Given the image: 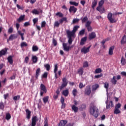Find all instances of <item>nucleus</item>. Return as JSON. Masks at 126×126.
Segmentation results:
<instances>
[{
  "label": "nucleus",
  "instance_id": "obj_28",
  "mask_svg": "<svg viewBox=\"0 0 126 126\" xmlns=\"http://www.w3.org/2000/svg\"><path fill=\"white\" fill-rule=\"evenodd\" d=\"M71 109L75 113H77V112H78V107L75 105H72Z\"/></svg>",
  "mask_w": 126,
  "mask_h": 126
},
{
  "label": "nucleus",
  "instance_id": "obj_26",
  "mask_svg": "<svg viewBox=\"0 0 126 126\" xmlns=\"http://www.w3.org/2000/svg\"><path fill=\"white\" fill-rule=\"evenodd\" d=\"M79 21H80V19L78 18H74L72 22V24H77L79 23Z\"/></svg>",
  "mask_w": 126,
  "mask_h": 126
},
{
  "label": "nucleus",
  "instance_id": "obj_43",
  "mask_svg": "<svg viewBox=\"0 0 126 126\" xmlns=\"http://www.w3.org/2000/svg\"><path fill=\"white\" fill-rule=\"evenodd\" d=\"M5 119L7 120V121H8L11 119V115H10L9 113H6Z\"/></svg>",
  "mask_w": 126,
  "mask_h": 126
},
{
  "label": "nucleus",
  "instance_id": "obj_29",
  "mask_svg": "<svg viewBox=\"0 0 126 126\" xmlns=\"http://www.w3.org/2000/svg\"><path fill=\"white\" fill-rule=\"evenodd\" d=\"M121 43L122 45H124V44H126V35L123 36L121 39Z\"/></svg>",
  "mask_w": 126,
  "mask_h": 126
},
{
  "label": "nucleus",
  "instance_id": "obj_59",
  "mask_svg": "<svg viewBox=\"0 0 126 126\" xmlns=\"http://www.w3.org/2000/svg\"><path fill=\"white\" fill-rule=\"evenodd\" d=\"M84 33H85V29H83L79 32V35H84Z\"/></svg>",
  "mask_w": 126,
  "mask_h": 126
},
{
  "label": "nucleus",
  "instance_id": "obj_54",
  "mask_svg": "<svg viewBox=\"0 0 126 126\" xmlns=\"http://www.w3.org/2000/svg\"><path fill=\"white\" fill-rule=\"evenodd\" d=\"M121 107H122V104L118 103L115 105V108L120 109Z\"/></svg>",
  "mask_w": 126,
  "mask_h": 126
},
{
  "label": "nucleus",
  "instance_id": "obj_47",
  "mask_svg": "<svg viewBox=\"0 0 126 126\" xmlns=\"http://www.w3.org/2000/svg\"><path fill=\"white\" fill-rule=\"evenodd\" d=\"M44 67L46 68V70H47V71H49L51 68V66L49 64H46L44 65Z\"/></svg>",
  "mask_w": 126,
  "mask_h": 126
},
{
  "label": "nucleus",
  "instance_id": "obj_24",
  "mask_svg": "<svg viewBox=\"0 0 126 126\" xmlns=\"http://www.w3.org/2000/svg\"><path fill=\"white\" fill-rule=\"evenodd\" d=\"M7 60H8V63H9L10 64H13V60L12 59V56H9L7 58Z\"/></svg>",
  "mask_w": 126,
  "mask_h": 126
},
{
  "label": "nucleus",
  "instance_id": "obj_25",
  "mask_svg": "<svg viewBox=\"0 0 126 126\" xmlns=\"http://www.w3.org/2000/svg\"><path fill=\"white\" fill-rule=\"evenodd\" d=\"M97 0H93V1L92 2V8H93V9H94V8H95V7H96V5H97Z\"/></svg>",
  "mask_w": 126,
  "mask_h": 126
},
{
  "label": "nucleus",
  "instance_id": "obj_36",
  "mask_svg": "<svg viewBox=\"0 0 126 126\" xmlns=\"http://www.w3.org/2000/svg\"><path fill=\"white\" fill-rule=\"evenodd\" d=\"M81 20L82 21V23H85L86 21H88V17H87V16H85L84 18H81Z\"/></svg>",
  "mask_w": 126,
  "mask_h": 126
},
{
  "label": "nucleus",
  "instance_id": "obj_33",
  "mask_svg": "<svg viewBox=\"0 0 126 126\" xmlns=\"http://www.w3.org/2000/svg\"><path fill=\"white\" fill-rule=\"evenodd\" d=\"M69 93V92H68V90H65L63 91L62 94H63V95L65 96V97H66V96H68Z\"/></svg>",
  "mask_w": 126,
  "mask_h": 126
},
{
  "label": "nucleus",
  "instance_id": "obj_13",
  "mask_svg": "<svg viewBox=\"0 0 126 126\" xmlns=\"http://www.w3.org/2000/svg\"><path fill=\"white\" fill-rule=\"evenodd\" d=\"M7 50H8V48H4L0 51V58H1L2 56H5V55L6 54V53H7Z\"/></svg>",
  "mask_w": 126,
  "mask_h": 126
},
{
  "label": "nucleus",
  "instance_id": "obj_20",
  "mask_svg": "<svg viewBox=\"0 0 126 126\" xmlns=\"http://www.w3.org/2000/svg\"><path fill=\"white\" fill-rule=\"evenodd\" d=\"M67 124V121L66 120H61L59 124V126H64Z\"/></svg>",
  "mask_w": 126,
  "mask_h": 126
},
{
  "label": "nucleus",
  "instance_id": "obj_57",
  "mask_svg": "<svg viewBox=\"0 0 126 126\" xmlns=\"http://www.w3.org/2000/svg\"><path fill=\"white\" fill-rule=\"evenodd\" d=\"M32 13H33V14H39V13H40V12H39V11L36 9L33 10L32 11Z\"/></svg>",
  "mask_w": 126,
  "mask_h": 126
},
{
  "label": "nucleus",
  "instance_id": "obj_64",
  "mask_svg": "<svg viewBox=\"0 0 126 126\" xmlns=\"http://www.w3.org/2000/svg\"><path fill=\"white\" fill-rule=\"evenodd\" d=\"M34 24H36L38 22V18H34L32 20Z\"/></svg>",
  "mask_w": 126,
  "mask_h": 126
},
{
  "label": "nucleus",
  "instance_id": "obj_46",
  "mask_svg": "<svg viewBox=\"0 0 126 126\" xmlns=\"http://www.w3.org/2000/svg\"><path fill=\"white\" fill-rule=\"evenodd\" d=\"M85 109H86V105L85 104H82L80 107V110L81 111H83Z\"/></svg>",
  "mask_w": 126,
  "mask_h": 126
},
{
  "label": "nucleus",
  "instance_id": "obj_21",
  "mask_svg": "<svg viewBox=\"0 0 126 126\" xmlns=\"http://www.w3.org/2000/svg\"><path fill=\"white\" fill-rule=\"evenodd\" d=\"M62 81H63L62 85H63V86H65V87H66V86H67V81L66 77H65L63 78L62 79Z\"/></svg>",
  "mask_w": 126,
  "mask_h": 126
},
{
  "label": "nucleus",
  "instance_id": "obj_4",
  "mask_svg": "<svg viewBox=\"0 0 126 126\" xmlns=\"http://www.w3.org/2000/svg\"><path fill=\"white\" fill-rule=\"evenodd\" d=\"M107 18L110 23H116L117 21L113 18V14L112 13H109L107 15Z\"/></svg>",
  "mask_w": 126,
  "mask_h": 126
},
{
  "label": "nucleus",
  "instance_id": "obj_8",
  "mask_svg": "<svg viewBox=\"0 0 126 126\" xmlns=\"http://www.w3.org/2000/svg\"><path fill=\"white\" fill-rule=\"evenodd\" d=\"M105 104H106V109H110V108H113L114 107V104H113V101H110L109 102H108V99L105 102Z\"/></svg>",
  "mask_w": 126,
  "mask_h": 126
},
{
  "label": "nucleus",
  "instance_id": "obj_63",
  "mask_svg": "<svg viewBox=\"0 0 126 126\" xmlns=\"http://www.w3.org/2000/svg\"><path fill=\"white\" fill-rule=\"evenodd\" d=\"M25 63H29V57H28V56L26 57L25 58Z\"/></svg>",
  "mask_w": 126,
  "mask_h": 126
},
{
  "label": "nucleus",
  "instance_id": "obj_51",
  "mask_svg": "<svg viewBox=\"0 0 126 126\" xmlns=\"http://www.w3.org/2000/svg\"><path fill=\"white\" fill-rule=\"evenodd\" d=\"M43 100L44 104H46V103H47V102H48V101L49 100V96H47L43 97Z\"/></svg>",
  "mask_w": 126,
  "mask_h": 126
},
{
  "label": "nucleus",
  "instance_id": "obj_60",
  "mask_svg": "<svg viewBox=\"0 0 126 126\" xmlns=\"http://www.w3.org/2000/svg\"><path fill=\"white\" fill-rule=\"evenodd\" d=\"M103 76V73H100L99 75H96L94 76L95 78H101Z\"/></svg>",
  "mask_w": 126,
  "mask_h": 126
},
{
  "label": "nucleus",
  "instance_id": "obj_56",
  "mask_svg": "<svg viewBox=\"0 0 126 126\" xmlns=\"http://www.w3.org/2000/svg\"><path fill=\"white\" fill-rule=\"evenodd\" d=\"M57 71H58V64H56L54 66V73H56Z\"/></svg>",
  "mask_w": 126,
  "mask_h": 126
},
{
  "label": "nucleus",
  "instance_id": "obj_22",
  "mask_svg": "<svg viewBox=\"0 0 126 126\" xmlns=\"http://www.w3.org/2000/svg\"><path fill=\"white\" fill-rule=\"evenodd\" d=\"M87 40V37H84L82 38L81 40L80 45H81V46H83V45H84V44H85V42H86Z\"/></svg>",
  "mask_w": 126,
  "mask_h": 126
},
{
  "label": "nucleus",
  "instance_id": "obj_37",
  "mask_svg": "<svg viewBox=\"0 0 126 126\" xmlns=\"http://www.w3.org/2000/svg\"><path fill=\"white\" fill-rule=\"evenodd\" d=\"M78 92L77 91V90L76 89H74L72 91V94L74 97H76L77 95V93Z\"/></svg>",
  "mask_w": 126,
  "mask_h": 126
},
{
  "label": "nucleus",
  "instance_id": "obj_41",
  "mask_svg": "<svg viewBox=\"0 0 126 126\" xmlns=\"http://www.w3.org/2000/svg\"><path fill=\"white\" fill-rule=\"evenodd\" d=\"M114 114H115V115L121 114V110L117 108H114Z\"/></svg>",
  "mask_w": 126,
  "mask_h": 126
},
{
  "label": "nucleus",
  "instance_id": "obj_53",
  "mask_svg": "<svg viewBox=\"0 0 126 126\" xmlns=\"http://www.w3.org/2000/svg\"><path fill=\"white\" fill-rule=\"evenodd\" d=\"M14 101H17V100H19L20 99V95H16L13 97Z\"/></svg>",
  "mask_w": 126,
  "mask_h": 126
},
{
  "label": "nucleus",
  "instance_id": "obj_58",
  "mask_svg": "<svg viewBox=\"0 0 126 126\" xmlns=\"http://www.w3.org/2000/svg\"><path fill=\"white\" fill-rule=\"evenodd\" d=\"M8 32L9 34H11L13 32V28L12 27H10L8 29Z\"/></svg>",
  "mask_w": 126,
  "mask_h": 126
},
{
  "label": "nucleus",
  "instance_id": "obj_45",
  "mask_svg": "<svg viewBox=\"0 0 126 126\" xmlns=\"http://www.w3.org/2000/svg\"><path fill=\"white\" fill-rule=\"evenodd\" d=\"M32 51L33 52H37V51H38L39 50V48H38V46H36V45H33L32 46Z\"/></svg>",
  "mask_w": 126,
  "mask_h": 126
},
{
  "label": "nucleus",
  "instance_id": "obj_1",
  "mask_svg": "<svg viewBox=\"0 0 126 126\" xmlns=\"http://www.w3.org/2000/svg\"><path fill=\"white\" fill-rule=\"evenodd\" d=\"M90 113L91 115L94 116L95 119H97L99 116V109L94 105V102L91 103Z\"/></svg>",
  "mask_w": 126,
  "mask_h": 126
},
{
  "label": "nucleus",
  "instance_id": "obj_17",
  "mask_svg": "<svg viewBox=\"0 0 126 126\" xmlns=\"http://www.w3.org/2000/svg\"><path fill=\"white\" fill-rule=\"evenodd\" d=\"M115 49V46H112L110 47L108 54L110 56H113L114 50Z\"/></svg>",
  "mask_w": 126,
  "mask_h": 126
},
{
  "label": "nucleus",
  "instance_id": "obj_44",
  "mask_svg": "<svg viewBox=\"0 0 126 126\" xmlns=\"http://www.w3.org/2000/svg\"><path fill=\"white\" fill-rule=\"evenodd\" d=\"M70 4H71V5H74L75 6H78V4L79 3L75 2V1H70L69 2Z\"/></svg>",
  "mask_w": 126,
  "mask_h": 126
},
{
  "label": "nucleus",
  "instance_id": "obj_11",
  "mask_svg": "<svg viewBox=\"0 0 126 126\" xmlns=\"http://www.w3.org/2000/svg\"><path fill=\"white\" fill-rule=\"evenodd\" d=\"M14 39H17V34H11L7 39V42L8 43L9 41H12L13 40H14Z\"/></svg>",
  "mask_w": 126,
  "mask_h": 126
},
{
  "label": "nucleus",
  "instance_id": "obj_3",
  "mask_svg": "<svg viewBox=\"0 0 126 126\" xmlns=\"http://www.w3.org/2000/svg\"><path fill=\"white\" fill-rule=\"evenodd\" d=\"M79 27V26H75L73 27V29L72 31H69V30H67L66 31V32H67V33H69L73 35L74 36L75 32L77 31Z\"/></svg>",
  "mask_w": 126,
  "mask_h": 126
},
{
  "label": "nucleus",
  "instance_id": "obj_61",
  "mask_svg": "<svg viewBox=\"0 0 126 126\" xmlns=\"http://www.w3.org/2000/svg\"><path fill=\"white\" fill-rule=\"evenodd\" d=\"M42 77L43 78H47L48 77V72H45L42 75Z\"/></svg>",
  "mask_w": 126,
  "mask_h": 126
},
{
  "label": "nucleus",
  "instance_id": "obj_15",
  "mask_svg": "<svg viewBox=\"0 0 126 126\" xmlns=\"http://www.w3.org/2000/svg\"><path fill=\"white\" fill-rule=\"evenodd\" d=\"M26 118L28 120H30L31 119V111L29 110V109L26 110Z\"/></svg>",
  "mask_w": 126,
  "mask_h": 126
},
{
  "label": "nucleus",
  "instance_id": "obj_12",
  "mask_svg": "<svg viewBox=\"0 0 126 126\" xmlns=\"http://www.w3.org/2000/svg\"><path fill=\"white\" fill-rule=\"evenodd\" d=\"M69 11L70 13L73 12V13H75L77 11V8L74 7V6H70L69 9Z\"/></svg>",
  "mask_w": 126,
  "mask_h": 126
},
{
  "label": "nucleus",
  "instance_id": "obj_18",
  "mask_svg": "<svg viewBox=\"0 0 126 126\" xmlns=\"http://www.w3.org/2000/svg\"><path fill=\"white\" fill-rule=\"evenodd\" d=\"M83 72H84V69H83V67H80L78 69L77 73L79 75H80L81 76L83 75Z\"/></svg>",
  "mask_w": 126,
  "mask_h": 126
},
{
  "label": "nucleus",
  "instance_id": "obj_23",
  "mask_svg": "<svg viewBox=\"0 0 126 126\" xmlns=\"http://www.w3.org/2000/svg\"><path fill=\"white\" fill-rule=\"evenodd\" d=\"M64 22H67V18L66 17H63L59 20V23H60V24H63Z\"/></svg>",
  "mask_w": 126,
  "mask_h": 126
},
{
  "label": "nucleus",
  "instance_id": "obj_38",
  "mask_svg": "<svg viewBox=\"0 0 126 126\" xmlns=\"http://www.w3.org/2000/svg\"><path fill=\"white\" fill-rule=\"evenodd\" d=\"M0 110H4V103L2 101L0 102Z\"/></svg>",
  "mask_w": 126,
  "mask_h": 126
},
{
  "label": "nucleus",
  "instance_id": "obj_5",
  "mask_svg": "<svg viewBox=\"0 0 126 126\" xmlns=\"http://www.w3.org/2000/svg\"><path fill=\"white\" fill-rule=\"evenodd\" d=\"M66 33L67 34V37L68 39V43L69 45H71V44H72V42H73V40H72V37H74V35L69 33V32H66Z\"/></svg>",
  "mask_w": 126,
  "mask_h": 126
},
{
  "label": "nucleus",
  "instance_id": "obj_7",
  "mask_svg": "<svg viewBox=\"0 0 126 126\" xmlns=\"http://www.w3.org/2000/svg\"><path fill=\"white\" fill-rule=\"evenodd\" d=\"M85 94L87 96H89L91 94V88L90 86H87L85 90Z\"/></svg>",
  "mask_w": 126,
  "mask_h": 126
},
{
  "label": "nucleus",
  "instance_id": "obj_49",
  "mask_svg": "<svg viewBox=\"0 0 126 126\" xmlns=\"http://www.w3.org/2000/svg\"><path fill=\"white\" fill-rule=\"evenodd\" d=\"M109 40H110V38H106L105 39H103L101 42V44H102V46H104V45H105V43H106V42H107V41H109Z\"/></svg>",
  "mask_w": 126,
  "mask_h": 126
},
{
  "label": "nucleus",
  "instance_id": "obj_62",
  "mask_svg": "<svg viewBox=\"0 0 126 126\" xmlns=\"http://www.w3.org/2000/svg\"><path fill=\"white\" fill-rule=\"evenodd\" d=\"M83 67H88V62L87 61H85L83 63Z\"/></svg>",
  "mask_w": 126,
  "mask_h": 126
},
{
  "label": "nucleus",
  "instance_id": "obj_6",
  "mask_svg": "<svg viewBox=\"0 0 126 126\" xmlns=\"http://www.w3.org/2000/svg\"><path fill=\"white\" fill-rule=\"evenodd\" d=\"M85 27H86L88 32H92V30H93L91 27V21H87Z\"/></svg>",
  "mask_w": 126,
  "mask_h": 126
},
{
  "label": "nucleus",
  "instance_id": "obj_9",
  "mask_svg": "<svg viewBox=\"0 0 126 126\" xmlns=\"http://www.w3.org/2000/svg\"><path fill=\"white\" fill-rule=\"evenodd\" d=\"M90 48H91V46H89L88 48L84 47L83 48H82L81 52V53H83L84 54H87V53H89Z\"/></svg>",
  "mask_w": 126,
  "mask_h": 126
},
{
  "label": "nucleus",
  "instance_id": "obj_31",
  "mask_svg": "<svg viewBox=\"0 0 126 126\" xmlns=\"http://www.w3.org/2000/svg\"><path fill=\"white\" fill-rule=\"evenodd\" d=\"M60 24H60V22H59L58 21H55L54 24V28H56V27L57 28H59V27H60Z\"/></svg>",
  "mask_w": 126,
  "mask_h": 126
},
{
  "label": "nucleus",
  "instance_id": "obj_55",
  "mask_svg": "<svg viewBox=\"0 0 126 126\" xmlns=\"http://www.w3.org/2000/svg\"><path fill=\"white\" fill-rule=\"evenodd\" d=\"M104 87L105 88L106 90H108V89L109 88V83L108 82L104 83Z\"/></svg>",
  "mask_w": 126,
  "mask_h": 126
},
{
  "label": "nucleus",
  "instance_id": "obj_35",
  "mask_svg": "<svg viewBox=\"0 0 126 126\" xmlns=\"http://www.w3.org/2000/svg\"><path fill=\"white\" fill-rule=\"evenodd\" d=\"M32 59L33 63H36L38 62V58L36 56H32Z\"/></svg>",
  "mask_w": 126,
  "mask_h": 126
},
{
  "label": "nucleus",
  "instance_id": "obj_14",
  "mask_svg": "<svg viewBox=\"0 0 126 126\" xmlns=\"http://www.w3.org/2000/svg\"><path fill=\"white\" fill-rule=\"evenodd\" d=\"M38 120L37 119V116H34L32 118V126H36V123Z\"/></svg>",
  "mask_w": 126,
  "mask_h": 126
},
{
  "label": "nucleus",
  "instance_id": "obj_42",
  "mask_svg": "<svg viewBox=\"0 0 126 126\" xmlns=\"http://www.w3.org/2000/svg\"><path fill=\"white\" fill-rule=\"evenodd\" d=\"M56 16H59V17L63 18V14L61 12H58L56 13Z\"/></svg>",
  "mask_w": 126,
  "mask_h": 126
},
{
  "label": "nucleus",
  "instance_id": "obj_27",
  "mask_svg": "<svg viewBox=\"0 0 126 126\" xmlns=\"http://www.w3.org/2000/svg\"><path fill=\"white\" fill-rule=\"evenodd\" d=\"M40 72H41V69H40V68H38L36 70V72H35V78L37 79V78H38V76H39V75H40Z\"/></svg>",
  "mask_w": 126,
  "mask_h": 126
},
{
  "label": "nucleus",
  "instance_id": "obj_34",
  "mask_svg": "<svg viewBox=\"0 0 126 126\" xmlns=\"http://www.w3.org/2000/svg\"><path fill=\"white\" fill-rule=\"evenodd\" d=\"M116 76H114L113 78L111 79V82H112V84H114V85H116L117 84V80Z\"/></svg>",
  "mask_w": 126,
  "mask_h": 126
},
{
  "label": "nucleus",
  "instance_id": "obj_30",
  "mask_svg": "<svg viewBox=\"0 0 126 126\" xmlns=\"http://www.w3.org/2000/svg\"><path fill=\"white\" fill-rule=\"evenodd\" d=\"M98 88H99V85L95 84L92 86V91H95Z\"/></svg>",
  "mask_w": 126,
  "mask_h": 126
},
{
  "label": "nucleus",
  "instance_id": "obj_50",
  "mask_svg": "<svg viewBox=\"0 0 126 126\" xmlns=\"http://www.w3.org/2000/svg\"><path fill=\"white\" fill-rule=\"evenodd\" d=\"M102 72V69L101 68H96L95 70L94 73H101Z\"/></svg>",
  "mask_w": 126,
  "mask_h": 126
},
{
  "label": "nucleus",
  "instance_id": "obj_48",
  "mask_svg": "<svg viewBox=\"0 0 126 126\" xmlns=\"http://www.w3.org/2000/svg\"><path fill=\"white\" fill-rule=\"evenodd\" d=\"M104 0H101L98 3V6L97 7H101V6H103V4H104Z\"/></svg>",
  "mask_w": 126,
  "mask_h": 126
},
{
  "label": "nucleus",
  "instance_id": "obj_2",
  "mask_svg": "<svg viewBox=\"0 0 126 126\" xmlns=\"http://www.w3.org/2000/svg\"><path fill=\"white\" fill-rule=\"evenodd\" d=\"M47 90L46 86L43 84H40V96H43L44 93H47Z\"/></svg>",
  "mask_w": 126,
  "mask_h": 126
},
{
  "label": "nucleus",
  "instance_id": "obj_40",
  "mask_svg": "<svg viewBox=\"0 0 126 126\" xmlns=\"http://www.w3.org/2000/svg\"><path fill=\"white\" fill-rule=\"evenodd\" d=\"M121 64L122 65H125L126 63V60L124 58V57H122L121 58Z\"/></svg>",
  "mask_w": 126,
  "mask_h": 126
},
{
  "label": "nucleus",
  "instance_id": "obj_19",
  "mask_svg": "<svg viewBox=\"0 0 126 126\" xmlns=\"http://www.w3.org/2000/svg\"><path fill=\"white\" fill-rule=\"evenodd\" d=\"M96 10L99 11L100 13H104L105 12V8L101 7H97Z\"/></svg>",
  "mask_w": 126,
  "mask_h": 126
},
{
  "label": "nucleus",
  "instance_id": "obj_52",
  "mask_svg": "<svg viewBox=\"0 0 126 126\" xmlns=\"http://www.w3.org/2000/svg\"><path fill=\"white\" fill-rule=\"evenodd\" d=\"M28 44L26 42H23L21 43V48H23V47H27Z\"/></svg>",
  "mask_w": 126,
  "mask_h": 126
},
{
  "label": "nucleus",
  "instance_id": "obj_10",
  "mask_svg": "<svg viewBox=\"0 0 126 126\" xmlns=\"http://www.w3.org/2000/svg\"><path fill=\"white\" fill-rule=\"evenodd\" d=\"M63 47L64 51L65 52H69V50L70 49V46H67V43H63Z\"/></svg>",
  "mask_w": 126,
  "mask_h": 126
},
{
  "label": "nucleus",
  "instance_id": "obj_16",
  "mask_svg": "<svg viewBox=\"0 0 126 126\" xmlns=\"http://www.w3.org/2000/svg\"><path fill=\"white\" fill-rule=\"evenodd\" d=\"M96 38V33L95 32H92L89 34V40H92Z\"/></svg>",
  "mask_w": 126,
  "mask_h": 126
},
{
  "label": "nucleus",
  "instance_id": "obj_39",
  "mask_svg": "<svg viewBox=\"0 0 126 126\" xmlns=\"http://www.w3.org/2000/svg\"><path fill=\"white\" fill-rule=\"evenodd\" d=\"M18 33L19 34V35H21V39L22 40V41H23L24 40V33H22L21 31H18Z\"/></svg>",
  "mask_w": 126,
  "mask_h": 126
},
{
  "label": "nucleus",
  "instance_id": "obj_32",
  "mask_svg": "<svg viewBox=\"0 0 126 126\" xmlns=\"http://www.w3.org/2000/svg\"><path fill=\"white\" fill-rule=\"evenodd\" d=\"M24 18H25V15L20 16L17 19L18 22H21V21L24 20Z\"/></svg>",
  "mask_w": 126,
  "mask_h": 126
}]
</instances>
